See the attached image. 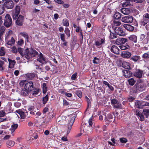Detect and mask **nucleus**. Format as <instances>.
Listing matches in <instances>:
<instances>
[{"mask_svg": "<svg viewBox=\"0 0 149 149\" xmlns=\"http://www.w3.org/2000/svg\"><path fill=\"white\" fill-rule=\"evenodd\" d=\"M20 10L19 6H16L15 9L13 11L12 16L13 20L16 19L15 22L16 24L18 26H22L23 24L24 17V16L21 15L18 16Z\"/></svg>", "mask_w": 149, "mask_h": 149, "instance_id": "nucleus-1", "label": "nucleus"}, {"mask_svg": "<svg viewBox=\"0 0 149 149\" xmlns=\"http://www.w3.org/2000/svg\"><path fill=\"white\" fill-rule=\"evenodd\" d=\"M147 88L146 84L144 82L142 79H140L138 82L134 86L133 88V92L138 93L145 90Z\"/></svg>", "mask_w": 149, "mask_h": 149, "instance_id": "nucleus-2", "label": "nucleus"}, {"mask_svg": "<svg viewBox=\"0 0 149 149\" xmlns=\"http://www.w3.org/2000/svg\"><path fill=\"white\" fill-rule=\"evenodd\" d=\"M25 58L29 60L33 57H35L38 54V53L34 49L31 48L29 50L28 48L26 49Z\"/></svg>", "mask_w": 149, "mask_h": 149, "instance_id": "nucleus-3", "label": "nucleus"}, {"mask_svg": "<svg viewBox=\"0 0 149 149\" xmlns=\"http://www.w3.org/2000/svg\"><path fill=\"white\" fill-rule=\"evenodd\" d=\"M4 20V25L6 28H9L12 25V18L9 14H7L6 15Z\"/></svg>", "mask_w": 149, "mask_h": 149, "instance_id": "nucleus-4", "label": "nucleus"}, {"mask_svg": "<svg viewBox=\"0 0 149 149\" xmlns=\"http://www.w3.org/2000/svg\"><path fill=\"white\" fill-rule=\"evenodd\" d=\"M149 22V14H145L143 16L142 19L141 20L140 24L141 26H145Z\"/></svg>", "mask_w": 149, "mask_h": 149, "instance_id": "nucleus-5", "label": "nucleus"}, {"mask_svg": "<svg viewBox=\"0 0 149 149\" xmlns=\"http://www.w3.org/2000/svg\"><path fill=\"white\" fill-rule=\"evenodd\" d=\"M40 90L39 88H35L31 92H30L29 97L30 98H33L34 97L38 96L40 94Z\"/></svg>", "mask_w": 149, "mask_h": 149, "instance_id": "nucleus-6", "label": "nucleus"}, {"mask_svg": "<svg viewBox=\"0 0 149 149\" xmlns=\"http://www.w3.org/2000/svg\"><path fill=\"white\" fill-rule=\"evenodd\" d=\"M24 84H25L24 88L25 89L27 90L30 92H31L34 88L33 84L32 81L28 82L26 81V83H24Z\"/></svg>", "mask_w": 149, "mask_h": 149, "instance_id": "nucleus-7", "label": "nucleus"}, {"mask_svg": "<svg viewBox=\"0 0 149 149\" xmlns=\"http://www.w3.org/2000/svg\"><path fill=\"white\" fill-rule=\"evenodd\" d=\"M127 39V43L132 44L133 42L136 43L137 41V36L134 35H131Z\"/></svg>", "mask_w": 149, "mask_h": 149, "instance_id": "nucleus-8", "label": "nucleus"}, {"mask_svg": "<svg viewBox=\"0 0 149 149\" xmlns=\"http://www.w3.org/2000/svg\"><path fill=\"white\" fill-rule=\"evenodd\" d=\"M133 20V17L130 15H128L122 18L121 21L124 23H131Z\"/></svg>", "mask_w": 149, "mask_h": 149, "instance_id": "nucleus-9", "label": "nucleus"}, {"mask_svg": "<svg viewBox=\"0 0 149 149\" xmlns=\"http://www.w3.org/2000/svg\"><path fill=\"white\" fill-rule=\"evenodd\" d=\"M114 31L116 34L119 36H123L125 35V32L123 31L122 29L120 27H116L115 28Z\"/></svg>", "mask_w": 149, "mask_h": 149, "instance_id": "nucleus-10", "label": "nucleus"}, {"mask_svg": "<svg viewBox=\"0 0 149 149\" xmlns=\"http://www.w3.org/2000/svg\"><path fill=\"white\" fill-rule=\"evenodd\" d=\"M37 60L42 64L46 63L47 61L41 53L38 55Z\"/></svg>", "mask_w": 149, "mask_h": 149, "instance_id": "nucleus-11", "label": "nucleus"}, {"mask_svg": "<svg viewBox=\"0 0 149 149\" xmlns=\"http://www.w3.org/2000/svg\"><path fill=\"white\" fill-rule=\"evenodd\" d=\"M126 42L127 43V39L122 38L117 39L116 41V43L118 45H123Z\"/></svg>", "mask_w": 149, "mask_h": 149, "instance_id": "nucleus-12", "label": "nucleus"}, {"mask_svg": "<svg viewBox=\"0 0 149 149\" xmlns=\"http://www.w3.org/2000/svg\"><path fill=\"white\" fill-rule=\"evenodd\" d=\"M143 74V71L140 69H138L134 72V76L138 78L142 77Z\"/></svg>", "mask_w": 149, "mask_h": 149, "instance_id": "nucleus-13", "label": "nucleus"}, {"mask_svg": "<svg viewBox=\"0 0 149 149\" xmlns=\"http://www.w3.org/2000/svg\"><path fill=\"white\" fill-rule=\"evenodd\" d=\"M120 11L124 15H128L132 11V9L130 8H123L121 9Z\"/></svg>", "mask_w": 149, "mask_h": 149, "instance_id": "nucleus-14", "label": "nucleus"}, {"mask_svg": "<svg viewBox=\"0 0 149 149\" xmlns=\"http://www.w3.org/2000/svg\"><path fill=\"white\" fill-rule=\"evenodd\" d=\"M14 3L12 1H9L4 3V5L8 9H11L14 6Z\"/></svg>", "mask_w": 149, "mask_h": 149, "instance_id": "nucleus-15", "label": "nucleus"}, {"mask_svg": "<svg viewBox=\"0 0 149 149\" xmlns=\"http://www.w3.org/2000/svg\"><path fill=\"white\" fill-rule=\"evenodd\" d=\"M74 120V118L72 117L71 118L69 123L68 124V129L67 131V134H68L70 132V130L72 128V125Z\"/></svg>", "mask_w": 149, "mask_h": 149, "instance_id": "nucleus-16", "label": "nucleus"}, {"mask_svg": "<svg viewBox=\"0 0 149 149\" xmlns=\"http://www.w3.org/2000/svg\"><path fill=\"white\" fill-rule=\"evenodd\" d=\"M15 112L19 115L21 119H24L28 115L27 112H24L20 109L16 111Z\"/></svg>", "mask_w": 149, "mask_h": 149, "instance_id": "nucleus-17", "label": "nucleus"}, {"mask_svg": "<svg viewBox=\"0 0 149 149\" xmlns=\"http://www.w3.org/2000/svg\"><path fill=\"white\" fill-rule=\"evenodd\" d=\"M123 75L127 78L130 77L132 74L131 71L126 70H123Z\"/></svg>", "mask_w": 149, "mask_h": 149, "instance_id": "nucleus-18", "label": "nucleus"}, {"mask_svg": "<svg viewBox=\"0 0 149 149\" xmlns=\"http://www.w3.org/2000/svg\"><path fill=\"white\" fill-rule=\"evenodd\" d=\"M110 50L112 52L116 54H119L120 50L115 45L112 46L111 47Z\"/></svg>", "mask_w": 149, "mask_h": 149, "instance_id": "nucleus-19", "label": "nucleus"}, {"mask_svg": "<svg viewBox=\"0 0 149 149\" xmlns=\"http://www.w3.org/2000/svg\"><path fill=\"white\" fill-rule=\"evenodd\" d=\"M143 60L146 62L149 61V52L144 53L142 56Z\"/></svg>", "mask_w": 149, "mask_h": 149, "instance_id": "nucleus-20", "label": "nucleus"}, {"mask_svg": "<svg viewBox=\"0 0 149 149\" xmlns=\"http://www.w3.org/2000/svg\"><path fill=\"white\" fill-rule=\"evenodd\" d=\"M18 127V125L17 124H15L14 123L12 125L10 129V130L11 131V134L13 136L14 135L13 133L15 131V130Z\"/></svg>", "mask_w": 149, "mask_h": 149, "instance_id": "nucleus-21", "label": "nucleus"}, {"mask_svg": "<svg viewBox=\"0 0 149 149\" xmlns=\"http://www.w3.org/2000/svg\"><path fill=\"white\" fill-rule=\"evenodd\" d=\"M123 26L125 29L130 31H133L134 29V26L129 24H124Z\"/></svg>", "mask_w": 149, "mask_h": 149, "instance_id": "nucleus-22", "label": "nucleus"}, {"mask_svg": "<svg viewBox=\"0 0 149 149\" xmlns=\"http://www.w3.org/2000/svg\"><path fill=\"white\" fill-rule=\"evenodd\" d=\"M121 56L123 58H128L130 57L131 55V53L127 51H123L121 54Z\"/></svg>", "mask_w": 149, "mask_h": 149, "instance_id": "nucleus-23", "label": "nucleus"}, {"mask_svg": "<svg viewBox=\"0 0 149 149\" xmlns=\"http://www.w3.org/2000/svg\"><path fill=\"white\" fill-rule=\"evenodd\" d=\"M36 76L34 73H28L26 74V78L27 79L32 80Z\"/></svg>", "mask_w": 149, "mask_h": 149, "instance_id": "nucleus-24", "label": "nucleus"}, {"mask_svg": "<svg viewBox=\"0 0 149 149\" xmlns=\"http://www.w3.org/2000/svg\"><path fill=\"white\" fill-rule=\"evenodd\" d=\"M17 50L19 53L22 56V57L24 58H25L26 49H25L24 52V49L21 47H18L17 49Z\"/></svg>", "mask_w": 149, "mask_h": 149, "instance_id": "nucleus-25", "label": "nucleus"}, {"mask_svg": "<svg viewBox=\"0 0 149 149\" xmlns=\"http://www.w3.org/2000/svg\"><path fill=\"white\" fill-rule=\"evenodd\" d=\"M136 107L138 108H142L143 107V101H137L135 102Z\"/></svg>", "mask_w": 149, "mask_h": 149, "instance_id": "nucleus-26", "label": "nucleus"}, {"mask_svg": "<svg viewBox=\"0 0 149 149\" xmlns=\"http://www.w3.org/2000/svg\"><path fill=\"white\" fill-rule=\"evenodd\" d=\"M30 91L27 90L25 89H23L21 91V94L24 96H29L30 93Z\"/></svg>", "mask_w": 149, "mask_h": 149, "instance_id": "nucleus-27", "label": "nucleus"}, {"mask_svg": "<svg viewBox=\"0 0 149 149\" xmlns=\"http://www.w3.org/2000/svg\"><path fill=\"white\" fill-rule=\"evenodd\" d=\"M8 60L9 63V67L10 68H13L16 63L15 61V60H12L9 58L8 59Z\"/></svg>", "mask_w": 149, "mask_h": 149, "instance_id": "nucleus-28", "label": "nucleus"}, {"mask_svg": "<svg viewBox=\"0 0 149 149\" xmlns=\"http://www.w3.org/2000/svg\"><path fill=\"white\" fill-rule=\"evenodd\" d=\"M140 57L139 56L135 55L132 56L130 58V60L133 61L134 62H137V61L140 59Z\"/></svg>", "mask_w": 149, "mask_h": 149, "instance_id": "nucleus-29", "label": "nucleus"}, {"mask_svg": "<svg viewBox=\"0 0 149 149\" xmlns=\"http://www.w3.org/2000/svg\"><path fill=\"white\" fill-rule=\"evenodd\" d=\"M133 2L132 0H125L124 5L127 6H131L133 5Z\"/></svg>", "mask_w": 149, "mask_h": 149, "instance_id": "nucleus-30", "label": "nucleus"}, {"mask_svg": "<svg viewBox=\"0 0 149 149\" xmlns=\"http://www.w3.org/2000/svg\"><path fill=\"white\" fill-rule=\"evenodd\" d=\"M122 66L124 68L127 69H129L130 68L129 63L125 61H123V62Z\"/></svg>", "mask_w": 149, "mask_h": 149, "instance_id": "nucleus-31", "label": "nucleus"}, {"mask_svg": "<svg viewBox=\"0 0 149 149\" xmlns=\"http://www.w3.org/2000/svg\"><path fill=\"white\" fill-rule=\"evenodd\" d=\"M121 14L119 12H116L114 15V18L115 19L118 20L121 18Z\"/></svg>", "mask_w": 149, "mask_h": 149, "instance_id": "nucleus-32", "label": "nucleus"}, {"mask_svg": "<svg viewBox=\"0 0 149 149\" xmlns=\"http://www.w3.org/2000/svg\"><path fill=\"white\" fill-rule=\"evenodd\" d=\"M103 84L106 86H107L111 91H113L114 90V88L110 85L107 81H103Z\"/></svg>", "mask_w": 149, "mask_h": 149, "instance_id": "nucleus-33", "label": "nucleus"}, {"mask_svg": "<svg viewBox=\"0 0 149 149\" xmlns=\"http://www.w3.org/2000/svg\"><path fill=\"white\" fill-rule=\"evenodd\" d=\"M20 35H21L22 36L24 37L25 40H26L27 42H29V36L25 32H22L20 33Z\"/></svg>", "mask_w": 149, "mask_h": 149, "instance_id": "nucleus-34", "label": "nucleus"}, {"mask_svg": "<svg viewBox=\"0 0 149 149\" xmlns=\"http://www.w3.org/2000/svg\"><path fill=\"white\" fill-rule=\"evenodd\" d=\"M6 144L8 147H12L14 145L15 142L11 140H8L7 141Z\"/></svg>", "mask_w": 149, "mask_h": 149, "instance_id": "nucleus-35", "label": "nucleus"}, {"mask_svg": "<svg viewBox=\"0 0 149 149\" xmlns=\"http://www.w3.org/2000/svg\"><path fill=\"white\" fill-rule=\"evenodd\" d=\"M128 81L129 85L133 86L135 83L136 81L133 78H131L128 80Z\"/></svg>", "mask_w": 149, "mask_h": 149, "instance_id": "nucleus-36", "label": "nucleus"}, {"mask_svg": "<svg viewBox=\"0 0 149 149\" xmlns=\"http://www.w3.org/2000/svg\"><path fill=\"white\" fill-rule=\"evenodd\" d=\"M15 42V41L13 37H12L10 40L8 41L7 44L8 45H12L14 44Z\"/></svg>", "mask_w": 149, "mask_h": 149, "instance_id": "nucleus-37", "label": "nucleus"}, {"mask_svg": "<svg viewBox=\"0 0 149 149\" xmlns=\"http://www.w3.org/2000/svg\"><path fill=\"white\" fill-rule=\"evenodd\" d=\"M109 31L110 32V35L109 37L110 39H113L116 38V33L115 34L114 33H112L110 30H109Z\"/></svg>", "mask_w": 149, "mask_h": 149, "instance_id": "nucleus-38", "label": "nucleus"}, {"mask_svg": "<svg viewBox=\"0 0 149 149\" xmlns=\"http://www.w3.org/2000/svg\"><path fill=\"white\" fill-rule=\"evenodd\" d=\"M48 100V97L47 95L45 97H44L42 98V102L44 104H46L47 101Z\"/></svg>", "mask_w": 149, "mask_h": 149, "instance_id": "nucleus-39", "label": "nucleus"}, {"mask_svg": "<svg viewBox=\"0 0 149 149\" xmlns=\"http://www.w3.org/2000/svg\"><path fill=\"white\" fill-rule=\"evenodd\" d=\"M119 47L121 50H125L129 49L130 48V46L128 45H127L126 46L121 45L119 46Z\"/></svg>", "mask_w": 149, "mask_h": 149, "instance_id": "nucleus-40", "label": "nucleus"}, {"mask_svg": "<svg viewBox=\"0 0 149 149\" xmlns=\"http://www.w3.org/2000/svg\"><path fill=\"white\" fill-rule=\"evenodd\" d=\"M47 84L44 83L42 85V87L43 90V92L44 93H46L47 91Z\"/></svg>", "mask_w": 149, "mask_h": 149, "instance_id": "nucleus-41", "label": "nucleus"}, {"mask_svg": "<svg viewBox=\"0 0 149 149\" xmlns=\"http://www.w3.org/2000/svg\"><path fill=\"white\" fill-rule=\"evenodd\" d=\"M143 113L146 116V118H147L149 115V109H145L144 110Z\"/></svg>", "mask_w": 149, "mask_h": 149, "instance_id": "nucleus-42", "label": "nucleus"}, {"mask_svg": "<svg viewBox=\"0 0 149 149\" xmlns=\"http://www.w3.org/2000/svg\"><path fill=\"white\" fill-rule=\"evenodd\" d=\"M64 32L66 34L68 38L70 37V30L68 28H66L65 29Z\"/></svg>", "mask_w": 149, "mask_h": 149, "instance_id": "nucleus-43", "label": "nucleus"}, {"mask_svg": "<svg viewBox=\"0 0 149 149\" xmlns=\"http://www.w3.org/2000/svg\"><path fill=\"white\" fill-rule=\"evenodd\" d=\"M63 26H69V23L68 20L67 19H63Z\"/></svg>", "mask_w": 149, "mask_h": 149, "instance_id": "nucleus-44", "label": "nucleus"}, {"mask_svg": "<svg viewBox=\"0 0 149 149\" xmlns=\"http://www.w3.org/2000/svg\"><path fill=\"white\" fill-rule=\"evenodd\" d=\"M113 118L112 115L110 113H109L107 115V116H106L105 120L106 121H107L109 119H111L112 118Z\"/></svg>", "mask_w": 149, "mask_h": 149, "instance_id": "nucleus-45", "label": "nucleus"}, {"mask_svg": "<svg viewBox=\"0 0 149 149\" xmlns=\"http://www.w3.org/2000/svg\"><path fill=\"white\" fill-rule=\"evenodd\" d=\"M5 53V49L3 47H1L0 49V56H3L4 55Z\"/></svg>", "mask_w": 149, "mask_h": 149, "instance_id": "nucleus-46", "label": "nucleus"}, {"mask_svg": "<svg viewBox=\"0 0 149 149\" xmlns=\"http://www.w3.org/2000/svg\"><path fill=\"white\" fill-rule=\"evenodd\" d=\"M114 108H122L121 104L118 102L114 105H113Z\"/></svg>", "mask_w": 149, "mask_h": 149, "instance_id": "nucleus-47", "label": "nucleus"}, {"mask_svg": "<svg viewBox=\"0 0 149 149\" xmlns=\"http://www.w3.org/2000/svg\"><path fill=\"white\" fill-rule=\"evenodd\" d=\"M4 7L3 5H0V15L3 14L4 12Z\"/></svg>", "mask_w": 149, "mask_h": 149, "instance_id": "nucleus-48", "label": "nucleus"}, {"mask_svg": "<svg viewBox=\"0 0 149 149\" xmlns=\"http://www.w3.org/2000/svg\"><path fill=\"white\" fill-rule=\"evenodd\" d=\"M93 61L94 63L98 64L100 63V60L98 58L95 57L94 58V59Z\"/></svg>", "mask_w": 149, "mask_h": 149, "instance_id": "nucleus-49", "label": "nucleus"}, {"mask_svg": "<svg viewBox=\"0 0 149 149\" xmlns=\"http://www.w3.org/2000/svg\"><path fill=\"white\" fill-rule=\"evenodd\" d=\"M113 24L115 26H118L121 24V22L119 21H116V20L114 19L113 22Z\"/></svg>", "mask_w": 149, "mask_h": 149, "instance_id": "nucleus-50", "label": "nucleus"}, {"mask_svg": "<svg viewBox=\"0 0 149 149\" xmlns=\"http://www.w3.org/2000/svg\"><path fill=\"white\" fill-rule=\"evenodd\" d=\"M77 72H75L71 76V79L72 80H74L77 78Z\"/></svg>", "mask_w": 149, "mask_h": 149, "instance_id": "nucleus-51", "label": "nucleus"}, {"mask_svg": "<svg viewBox=\"0 0 149 149\" xmlns=\"http://www.w3.org/2000/svg\"><path fill=\"white\" fill-rule=\"evenodd\" d=\"M118 102L117 100L116 99H113L111 100V102L112 105H114L117 104Z\"/></svg>", "mask_w": 149, "mask_h": 149, "instance_id": "nucleus-52", "label": "nucleus"}, {"mask_svg": "<svg viewBox=\"0 0 149 149\" xmlns=\"http://www.w3.org/2000/svg\"><path fill=\"white\" fill-rule=\"evenodd\" d=\"M120 141L121 143H125L127 141V139L124 138H120Z\"/></svg>", "mask_w": 149, "mask_h": 149, "instance_id": "nucleus-53", "label": "nucleus"}, {"mask_svg": "<svg viewBox=\"0 0 149 149\" xmlns=\"http://www.w3.org/2000/svg\"><path fill=\"white\" fill-rule=\"evenodd\" d=\"M138 117L139 120L141 121H143L144 119V117L143 115L141 113Z\"/></svg>", "mask_w": 149, "mask_h": 149, "instance_id": "nucleus-54", "label": "nucleus"}, {"mask_svg": "<svg viewBox=\"0 0 149 149\" xmlns=\"http://www.w3.org/2000/svg\"><path fill=\"white\" fill-rule=\"evenodd\" d=\"M76 94L80 98L82 96L81 92L80 91H77L76 92Z\"/></svg>", "mask_w": 149, "mask_h": 149, "instance_id": "nucleus-55", "label": "nucleus"}, {"mask_svg": "<svg viewBox=\"0 0 149 149\" xmlns=\"http://www.w3.org/2000/svg\"><path fill=\"white\" fill-rule=\"evenodd\" d=\"M146 35L144 34H141L140 36V40L141 41L145 39Z\"/></svg>", "mask_w": 149, "mask_h": 149, "instance_id": "nucleus-56", "label": "nucleus"}, {"mask_svg": "<svg viewBox=\"0 0 149 149\" xmlns=\"http://www.w3.org/2000/svg\"><path fill=\"white\" fill-rule=\"evenodd\" d=\"M85 99L86 100V101L87 104L88 106V107L89 106H91V101L89 98L88 97L86 96L85 97Z\"/></svg>", "mask_w": 149, "mask_h": 149, "instance_id": "nucleus-57", "label": "nucleus"}, {"mask_svg": "<svg viewBox=\"0 0 149 149\" xmlns=\"http://www.w3.org/2000/svg\"><path fill=\"white\" fill-rule=\"evenodd\" d=\"M95 45L98 48H100V47L101 45L100 42L99 41H96L95 43Z\"/></svg>", "mask_w": 149, "mask_h": 149, "instance_id": "nucleus-58", "label": "nucleus"}, {"mask_svg": "<svg viewBox=\"0 0 149 149\" xmlns=\"http://www.w3.org/2000/svg\"><path fill=\"white\" fill-rule=\"evenodd\" d=\"M24 43V41L22 39H19L18 41L17 44L19 45H22Z\"/></svg>", "mask_w": 149, "mask_h": 149, "instance_id": "nucleus-59", "label": "nucleus"}, {"mask_svg": "<svg viewBox=\"0 0 149 149\" xmlns=\"http://www.w3.org/2000/svg\"><path fill=\"white\" fill-rule=\"evenodd\" d=\"M133 1L138 3H142L145 1L144 0H132Z\"/></svg>", "mask_w": 149, "mask_h": 149, "instance_id": "nucleus-60", "label": "nucleus"}, {"mask_svg": "<svg viewBox=\"0 0 149 149\" xmlns=\"http://www.w3.org/2000/svg\"><path fill=\"white\" fill-rule=\"evenodd\" d=\"M49 111V109L48 108L46 107H45L44 109H43L42 110V113L43 114H45L47 112H48Z\"/></svg>", "mask_w": 149, "mask_h": 149, "instance_id": "nucleus-61", "label": "nucleus"}, {"mask_svg": "<svg viewBox=\"0 0 149 149\" xmlns=\"http://www.w3.org/2000/svg\"><path fill=\"white\" fill-rule=\"evenodd\" d=\"M12 52L15 53H16L17 52V49L16 48V47H15L13 46L12 47Z\"/></svg>", "mask_w": 149, "mask_h": 149, "instance_id": "nucleus-62", "label": "nucleus"}, {"mask_svg": "<svg viewBox=\"0 0 149 149\" xmlns=\"http://www.w3.org/2000/svg\"><path fill=\"white\" fill-rule=\"evenodd\" d=\"M92 118V117L90 118L88 121V123H89V125L92 127L93 125Z\"/></svg>", "mask_w": 149, "mask_h": 149, "instance_id": "nucleus-63", "label": "nucleus"}, {"mask_svg": "<svg viewBox=\"0 0 149 149\" xmlns=\"http://www.w3.org/2000/svg\"><path fill=\"white\" fill-rule=\"evenodd\" d=\"M135 114L138 116L141 113H140L139 110L138 109H136L135 110Z\"/></svg>", "mask_w": 149, "mask_h": 149, "instance_id": "nucleus-64", "label": "nucleus"}]
</instances>
